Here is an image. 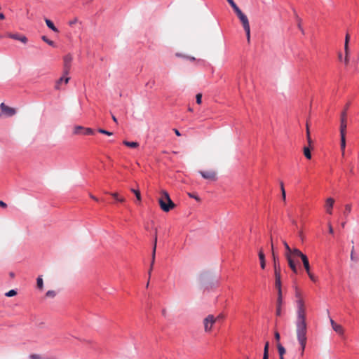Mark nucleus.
<instances>
[{
    "mask_svg": "<svg viewBox=\"0 0 359 359\" xmlns=\"http://www.w3.org/2000/svg\"><path fill=\"white\" fill-rule=\"evenodd\" d=\"M123 144L131 148H136L139 146V143L137 142H128L126 140H124L123 142Z\"/></svg>",
    "mask_w": 359,
    "mask_h": 359,
    "instance_id": "obj_24",
    "label": "nucleus"
},
{
    "mask_svg": "<svg viewBox=\"0 0 359 359\" xmlns=\"http://www.w3.org/2000/svg\"><path fill=\"white\" fill-rule=\"evenodd\" d=\"M306 137H307V141H308L309 145L311 146V144L312 143V140H311V138L310 136V131H309L308 123L306 124Z\"/></svg>",
    "mask_w": 359,
    "mask_h": 359,
    "instance_id": "obj_30",
    "label": "nucleus"
},
{
    "mask_svg": "<svg viewBox=\"0 0 359 359\" xmlns=\"http://www.w3.org/2000/svg\"><path fill=\"white\" fill-rule=\"evenodd\" d=\"M280 187L281 192H283V190H285L284 184H283V182H281L280 183Z\"/></svg>",
    "mask_w": 359,
    "mask_h": 359,
    "instance_id": "obj_58",
    "label": "nucleus"
},
{
    "mask_svg": "<svg viewBox=\"0 0 359 359\" xmlns=\"http://www.w3.org/2000/svg\"><path fill=\"white\" fill-rule=\"evenodd\" d=\"M217 318L212 315H208L203 320L204 330L206 332H209L212 330L213 325L216 323Z\"/></svg>",
    "mask_w": 359,
    "mask_h": 359,
    "instance_id": "obj_4",
    "label": "nucleus"
},
{
    "mask_svg": "<svg viewBox=\"0 0 359 359\" xmlns=\"http://www.w3.org/2000/svg\"><path fill=\"white\" fill-rule=\"evenodd\" d=\"M55 295H56V293H55V291H53V290H48V291L46 292V296L47 297H50V298H53V297H55Z\"/></svg>",
    "mask_w": 359,
    "mask_h": 359,
    "instance_id": "obj_33",
    "label": "nucleus"
},
{
    "mask_svg": "<svg viewBox=\"0 0 359 359\" xmlns=\"http://www.w3.org/2000/svg\"><path fill=\"white\" fill-rule=\"evenodd\" d=\"M196 103L200 104L202 102V94L198 93L196 96Z\"/></svg>",
    "mask_w": 359,
    "mask_h": 359,
    "instance_id": "obj_39",
    "label": "nucleus"
},
{
    "mask_svg": "<svg viewBox=\"0 0 359 359\" xmlns=\"http://www.w3.org/2000/svg\"><path fill=\"white\" fill-rule=\"evenodd\" d=\"M223 316L222 315H219L216 318H217V320H220L222 319H223Z\"/></svg>",
    "mask_w": 359,
    "mask_h": 359,
    "instance_id": "obj_61",
    "label": "nucleus"
},
{
    "mask_svg": "<svg viewBox=\"0 0 359 359\" xmlns=\"http://www.w3.org/2000/svg\"><path fill=\"white\" fill-rule=\"evenodd\" d=\"M334 202H335V201L332 198H327L325 200V203L324 208H325V212L327 214H329V215L332 214V209L334 207Z\"/></svg>",
    "mask_w": 359,
    "mask_h": 359,
    "instance_id": "obj_11",
    "label": "nucleus"
},
{
    "mask_svg": "<svg viewBox=\"0 0 359 359\" xmlns=\"http://www.w3.org/2000/svg\"><path fill=\"white\" fill-rule=\"evenodd\" d=\"M42 39L43 41L49 44L50 46H54V42L51 40H49L46 36H42Z\"/></svg>",
    "mask_w": 359,
    "mask_h": 359,
    "instance_id": "obj_37",
    "label": "nucleus"
},
{
    "mask_svg": "<svg viewBox=\"0 0 359 359\" xmlns=\"http://www.w3.org/2000/svg\"><path fill=\"white\" fill-rule=\"evenodd\" d=\"M90 197L92 199H93L94 201H98V198H97V197L94 196H93V195H92V194H90Z\"/></svg>",
    "mask_w": 359,
    "mask_h": 359,
    "instance_id": "obj_59",
    "label": "nucleus"
},
{
    "mask_svg": "<svg viewBox=\"0 0 359 359\" xmlns=\"http://www.w3.org/2000/svg\"><path fill=\"white\" fill-rule=\"evenodd\" d=\"M155 257H156V252H152L151 261H153V262H155Z\"/></svg>",
    "mask_w": 359,
    "mask_h": 359,
    "instance_id": "obj_57",
    "label": "nucleus"
},
{
    "mask_svg": "<svg viewBox=\"0 0 359 359\" xmlns=\"http://www.w3.org/2000/svg\"><path fill=\"white\" fill-rule=\"evenodd\" d=\"M259 261H260V266L262 269H264L265 266H266V261H265V255H264V253L262 249H260V250L259 252Z\"/></svg>",
    "mask_w": 359,
    "mask_h": 359,
    "instance_id": "obj_17",
    "label": "nucleus"
},
{
    "mask_svg": "<svg viewBox=\"0 0 359 359\" xmlns=\"http://www.w3.org/2000/svg\"><path fill=\"white\" fill-rule=\"evenodd\" d=\"M5 19V15L4 13H0V20H4Z\"/></svg>",
    "mask_w": 359,
    "mask_h": 359,
    "instance_id": "obj_62",
    "label": "nucleus"
},
{
    "mask_svg": "<svg viewBox=\"0 0 359 359\" xmlns=\"http://www.w3.org/2000/svg\"><path fill=\"white\" fill-rule=\"evenodd\" d=\"M282 304V292L278 293L277 306H281Z\"/></svg>",
    "mask_w": 359,
    "mask_h": 359,
    "instance_id": "obj_40",
    "label": "nucleus"
},
{
    "mask_svg": "<svg viewBox=\"0 0 359 359\" xmlns=\"http://www.w3.org/2000/svg\"><path fill=\"white\" fill-rule=\"evenodd\" d=\"M130 191L134 193V195H135L137 200L138 201H141L142 198L140 191L134 189H131Z\"/></svg>",
    "mask_w": 359,
    "mask_h": 359,
    "instance_id": "obj_29",
    "label": "nucleus"
},
{
    "mask_svg": "<svg viewBox=\"0 0 359 359\" xmlns=\"http://www.w3.org/2000/svg\"><path fill=\"white\" fill-rule=\"evenodd\" d=\"M348 62H349V55H345L344 63H345L346 65H348Z\"/></svg>",
    "mask_w": 359,
    "mask_h": 359,
    "instance_id": "obj_50",
    "label": "nucleus"
},
{
    "mask_svg": "<svg viewBox=\"0 0 359 359\" xmlns=\"http://www.w3.org/2000/svg\"><path fill=\"white\" fill-rule=\"evenodd\" d=\"M349 107V104L348 103L344 110L341 114V118H340V131H346V127H347V117H346V111Z\"/></svg>",
    "mask_w": 359,
    "mask_h": 359,
    "instance_id": "obj_6",
    "label": "nucleus"
},
{
    "mask_svg": "<svg viewBox=\"0 0 359 359\" xmlns=\"http://www.w3.org/2000/svg\"><path fill=\"white\" fill-rule=\"evenodd\" d=\"M229 4L231 5V6L233 8V11H235L236 13H238V12H240L241 10L238 7V6L235 4L234 1H232L231 3H229Z\"/></svg>",
    "mask_w": 359,
    "mask_h": 359,
    "instance_id": "obj_31",
    "label": "nucleus"
},
{
    "mask_svg": "<svg viewBox=\"0 0 359 359\" xmlns=\"http://www.w3.org/2000/svg\"><path fill=\"white\" fill-rule=\"evenodd\" d=\"M69 77L62 76L61 78H60L55 83V89L59 90L60 88V84L63 82H65V83L67 84L69 82Z\"/></svg>",
    "mask_w": 359,
    "mask_h": 359,
    "instance_id": "obj_19",
    "label": "nucleus"
},
{
    "mask_svg": "<svg viewBox=\"0 0 359 359\" xmlns=\"http://www.w3.org/2000/svg\"><path fill=\"white\" fill-rule=\"evenodd\" d=\"M154 264V262H153V261H151V264H150V268H149V276H151V271L153 269Z\"/></svg>",
    "mask_w": 359,
    "mask_h": 359,
    "instance_id": "obj_51",
    "label": "nucleus"
},
{
    "mask_svg": "<svg viewBox=\"0 0 359 359\" xmlns=\"http://www.w3.org/2000/svg\"><path fill=\"white\" fill-rule=\"evenodd\" d=\"M273 269H274V276H280V266L279 263V259L276 255V253H273Z\"/></svg>",
    "mask_w": 359,
    "mask_h": 359,
    "instance_id": "obj_12",
    "label": "nucleus"
},
{
    "mask_svg": "<svg viewBox=\"0 0 359 359\" xmlns=\"http://www.w3.org/2000/svg\"><path fill=\"white\" fill-rule=\"evenodd\" d=\"M198 172L204 179L212 181H216L217 180V172L214 170H210L207 171L200 170Z\"/></svg>",
    "mask_w": 359,
    "mask_h": 359,
    "instance_id": "obj_7",
    "label": "nucleus"
},
{
    "mask_svg": "<svg viewBox=\"0 0 359 359\" xmlns=\"http://www.w3.org/2000/svg\"><path fill=\"white\" fill-rule=\"evenodd\" d=\"M309 277L310 278V279L313 281V282H316L317 281V278L312 273L310 272H308L307 273Z\"/></svg>",
    "mask_w": 359,
    "mask_h": 359,
    "instance_id": "obj_41",
    "label": "nucleus"
},
{
    "mask_svg": "<svg viewBox=\"0 0 359 359\" xmlns=\"http://www.w3.org/2000/svg\"><path fill=\"white\" fill-rule=\"evenodd\" d=\"M17 294V292L15 290H11L5 294L6 297H11Z\"/></svg>",
    "mask_w": 359,
    "mask_h": 359,
    "instance_id": "obj_34",
    "label": "nucleus"
},
{
    "mask_svg": "<svg viewBox=\"0 0 359 359\" xmlns=\"http://www.w3.org/2000/svg\"><path fill=\"white\" fill-rule=\"evenodd\" d=\"M189 196L191 198H195V199H196V200H197V201H200V198H199L198 196H194V194H190V193H189Z\"/></svg>",
    "mask_w": 359,
    "mask_h": 359,
    "instance_id": "obj_55",
    "label": "nucleus"
},
{
    "mask_svg": "<svg viewBox=\"0 0 359 359\" xmlns=\"http://www.w3.org/2000/svg\"><path fill=\"white\" fill-rule=\"evenodd\" d=\"M110 195L116 200H117V198L119 197V195L118 193L116 192H114V193H110Z\"/></svg>",
    "mask_w": 359,
    "mask_h": 359,
    "instance_id": "obj_49",
    "label": "nucleus"
},
{
    "mask_svg": "<svg viewBox=\"0 0 359 359\" xmlns=\"http://www.w3.org/2000/svg\"><path fill=\"white\" fill-rule=\"evenodd\" d=\"M295 17H296L297 20V22H298V23H297L298 28H299V29L301 30V32L304 34V29H302V25H301V21H302V20H301V19L299 18V16H298L297 14H295Z\"/></svg>",
    "mask_w": 359,
    "mask_h": 359,
    "instance_id": "obj_36",
    "label": "nucleus"
},
{
    "mask_svg": "<svg viewBox=\"0 0 359 359\" xmlns=\"http://www.w3.org/2000/svg\"><path fill=\"white\" fill-rule=\"evenodd\" d=\"M74 133L76 135L81 133H83L84 135H93L94 131L90 128H84L81 126H76L74 128Z\"/></svg>",
    "mask_w": 359,
    "mask_h": 359,
    "instance_id": "obj_9",
    "label": "nucleus"
},
{
    "mask_svg": "<svg viewBox=\"0 0 359 359\" xmlns=\"http://www.w3.org/2000/svg\"><path fill=\"white\" fill-rule=\"evenodd\" d=\"M116 201L121 203H123L125 201V198L123 197L119 196Z\"/></svg>",
    "mask_w": 359,
    "mask_h": 359,
    "instance_id": "obj_56",
    "label": "nucleus"
},
{
    "mask_svg": "<svg viewBox=\"0 0 359 359\" xmlns=\"http://www.w3.org/2000/svg\"><path fill=\"white\" fill-rule=\"evenodd\" d=\"M340 135H341L340 147H341L342 156H344L345 148H346V131H340Z\"/></svg>",
    "mask_w": 359,
    "mask_h": 359,
    "instance_id": "obj_16",
    "label": "nucleus"
},
{
    "mask_svg": "<svg viewBox=\"0 0 359 359\" xmlns=\"http://www.w3.org/2000/svg\"><path fill=\"white\" fill-rule=\"evenodd\" d=\"M98 132L100 133L104 134V135H107L109 136H110L113 134L111 132L107 131V130L102 129V128L98 129Z\"/></svg>",
    "mask_w": 359,
    "mask_h": 359,
    "instance_id": "obj_38",
    "label": "nucleus"
},
{
    "mask_svg": "<svg viewBox=\"0 0 359 359\" xmlns=\"http://www.w3.org/2000/svg\"><path fill=\"white\" fill-rule=\"evenodd\" d=\"M297 319H296V335L300 345L301 355H303L307 342V324L306 320V308L303 299L299 293L297 294Z\"/></svg>",
    "mask_w": 359,
    "mask_h": 359,
    "instance_id": "obj_1",
    "label": "nucleus"
},
{
    "mask_svg": "<svg viewBox=\"0 0 359 359\" xmlns=\"http://www.w3.org/2000/svg\"><path fill=\"white\" fill-rule=\"evenodd\" d=\"M294 255H297L298 257L302 259L304 267L306 273L310 272V264L308 257L300 250H294Z\"/></svg>",
    "mask_w": 359,
    "mask_h": 359,
    "instance_id": "obj_8",
    "label": "nucleus"
},
{
    "mask_svg": "<svg viewBox=\"0 0 359 359\" xmlns=\"http://www.w3.org/2000/svg\"><path fill=\"white\" fill-rule=\"evenodd\" d=\"M285 258L287 261V263H288V265H289V267L291 269V270L292 271L293 273H297L298 272V270H297V263L295 262V258L296 257H298L297 255H294L293 254H291V255H285Z\"/></svg>",
    "mask_w": 359,
    "mask_h": 359,
    "instance_id": "obj_5",
    "label": "nucleus"
},
{
    "mask_svg": "<svg viewBox=\"0 0 359 359\" xmlns=\"http://www.w3.org/2000/svg\"><path fill=\"white\" fill-rule=\"evenodd\" d=\"M277 348L279 354V358L284 357V354L285 353V348L280 343H278Z\"/></svg>",
    "mask_w": 359,
    "mask_h": 359,
    "instance_id": "obj_23",
    "label": "nucleus"
},
{
    "mask_svg": "<svg viewBox=\"0 0 359 359\" xmlns=\"http://www.w3.org/2000/svg\"><path fill=\"white\" fill-rule=\"evenodd\" d=\"M236 15L242 23L243 29H246L250 27L248 17L241 11L236 13Z\"/></svg>",
    "mask_w": 359,
    "mask_h": 359,
    "instance_id": "obj_13",
    "label": "nucleus"
},
{
    "mask_svg": "<svg viewBox=\"0 0 359 359\" xmlns=\"http://www.w3.org/2000/svg\"><path fill=\"white\" fill-rule=\"evenodd\" d=\"M338 58H339V60H342V54H341V53H338Z\"/></svg>",
    "mask_w": 359,
    "mask_h": 359,
    "instance_id": "obj_63",
    "label": "nucleus"
},
{
    "mask_svg": "<svg viewBox=\"0 0 359 359\" xmlns=\"http://www.w3.org/2000/svg\"><path fill=\"white\" fill-rule=\"evenodd\" d=\"M72 61V56L71 55H67L64 57L63 72L65 75H67L69 73Z\"/></svg>",
    "mask_w": 359,
    "mask_h": 359,
    "instance_id": "obj_10",
    "label": "nucleus"
},
{
    "mask_svg": "<svg viewBox=\"0 0 359 359\" xmlns=\"http://www.w3.org/2000/svg\"><path fill=\"white\" fill-rule=\"evenodd\" d=\"M349 40H350V35L349 34H346V36H345V42H344V44H348L349 43Z\"/></svg>",
    "mask_w": 359,
    "mask_h": 359,
    "instance_id": "obj_47",
    "label": "nucleus"
},
{
    "mask_svg": "<svg viewBox=\"0 0 359 359\" xmlns=\"http://www.w3.org/2000/svg\"><path fill=\"white\" fill-rule=\"evenodd\" d=\"M269 342L267 341H266V343L264 344V353L263 354L269 355Z\"/></svg>",
    "mask_w": 359,
    "mask_h": 359,
    "instance_id": "obj_35",
    "label": "nucleus"
},
{
    "mask_svg": "<svg viewBox=\"0 0 359 359\" xmlns=\"http://www.w3.org/2000/svg\"><path fill=\"white\" fill-rule=\"evenodd\" d=\"M245 34H246V38L248 43L250 42V27H248L246 29H244Z\"/></svg>",
    "mask_w": 359,
    "mask_h": 359,
    "instance_id": "obj_32",
    "label": "nucleus"
},
{
    "mask_svg": "<svg viewBox=\"0 0 359 359\" xmlns=\"http://www.w3.org/2000/svg\"><path fill=\"white\" fill-rule=\"evenodd\" d=\"M283 243L285 249V255H291V254L294 255V250H299L297 248L291 249L290 247L289 246V245L287 244V243L285 241H283Z\"/></svg>",
    "mask_w": 359,
    "mask_h": 359,
    "instance_id": "obj_18",
    "label": "nucleus"
},
{
    "mask_svg": "<svg viewBox=\"0 0 359 359\" xmlns=\"http://www.w3.org/2000/svg\"><path fill=\"white\" fill-rule=\"evenodd\" d=\"M327 226H328L329 233L330 234H333L334 230H333L332 226L330 222L327 223Z\"/></svg>",
    "mask_w": 359,
    "mask_h": 359,
    "instance_id": "obj_43",
    "label": "nucleus"
},
{
    "mask_svg": "<svg viewBox=\"0 0 359 359\" xmlns=\"http://www.w3.org/2000/svg\"><path fill=\"white\" fill-rule=\"evenodd\" d=\"M174 131H175V133L177 136H180V135H181V134H180V133L179 132V130H177V129H174Z\"/></svg>",
    "mask_w": 359,
    "mask_h": 359,
    "instance_id": "obj_60",
    "label": "nucleus"
},
{
    "mask_svg": "<svg viewBox=\"0 0 359 359\" xmlns=\"http://www.w3.org/2000/svg\"><path fill=\"white\" fill-rule=\"evenodd\" d=\"M280 313H281V308L280 306H277V308H276V315L277 316H280Z\"/></svg>",
    "mask_w": 359,
    "mask_h": 359,
    "instance_id": "obj_53",
    "label": "nucleus"
},
{
    "mask_svg": "<svg viewBox=\"0 0 359 359\" xmlns=\"http://www.w3.org/2000/svg\"><path fill=\"white\" fill-rule=\"evenodd\" d=\"M351 259L352 261H354V262H358V256L355 254V248L354 246L352 247V249H351Z\"/></svg>",
    "mask_w": 359,
    "mask_h": 359,
    "instance_id": "obj_27",
    "label": "nucleus"
},
{
    "mask_svg": "<svg viewBox=\"0 0 359 359\" xmlns=\"http://www.w3.org/2000/svg\"><path fill=\"white\" fill-rule=\"evenodd\" d=\"M161 197L158 198V203L163 211L168 212L175 207V204L172 202L169 194L166 191H161Z\"/></svg>",
    "mask_w": 359,
    "mask_h": 359,
    "instance_id": "obj_2",
    "label": "nucleus"
},
{
    "mask_svg": "<svg viewBox=\"0 0 359 359\" xmlns=\"http://www.w3.org/2000/svg\"><path fill=\"white\" fill-rule=\"evenodd\" d=\"M76 22H78V18H75L72 20H70L69 22V25L72 27L74 25H75Z\"/></svg>",
    "mask_w": 359,
    "mask_h": 359,
    "instance_id": "obj_42",
    "label": "nucleus"
},
{
    "mask_svg": "<svg viewBox=\"0 0 359 359\" xmlns=\"http://www.w3.org/2000/svg\"><path fill=\"white\" fill-rule=\"evenodd\" d=\"M344 52H345V55H349L348 44H344Z\"/></svg>",
    "mask_w": 359,
    "mask_h": 359,
    "instance_id": "obj_45",
    "label": "nucleus"
},
{
    "mask_svg": "<svg viewBox=\"0 0 359 359\" xmlns=\"http://www.w3.org/2000/svg\"><path fill=\"white\" fill-rule=\"evenodd\" d=\"M0 207L6 208L7 207V205L4 201H0Z\"/></svg>",
    "mask_w": 359,
    "mask_h": 359,
    "instance_id": "obj_54",
    "label": "nucleus"
},
{
    "mask_svg": "<svg viewBox=\"0 0 359 359\" xmlns=\"http://www.w3.org/2000/svg\"><path fill=\"white\" fill-rule=\"evenodd\" d=\"M29 359H52L48 357H45L40 354L32 353L29 355Z\"/></svg>",
    "mask_w": 359,
    "mask_h": 359,
    "instance_id": "obj_22",
    "label": "nucleus"
},
{
    "mask_svg": "<svg viewBox=\"0 0 359 359\" xmlns=\"http://www.w3.org/2000/svg\"><path fill=\"white\" fill-rule=\"evenodd\" d=\"M274 337L277 341H278L280 340V334L278 332H275Z\"/></svg>",
    "mask_w": 359,
    "mask_h": 359,
    "instance_id": "obj_52",
    "label": "nucleus"
},
{
    "mask_svg": "<svg viewBox=\"0 0 359 359\" xmlns=\"http://www.w3.org/2000/svg\"><path fill=\"white\" fill-rule=\"evenodd\" d=\"M1 114L0 117H11L16 114L15 108L10 107L4 103L0 104Z\"/></svg>",
    "mask_w": 359,
    "mask_h": 359,
    "instance_id": "obj_3",
    "label": "nucleus"
},
{
    "mask_svg": "<svg viewBox=\"0 0 359 359\" xmlns=\"http://www.w3.org/2000/svg\"><path fill=\"white\" fill-rule=\"evenodd\" d=\"M262 359H269V355L263 354V358Z\"/></svg>",
    "mask_w": 359,
    "mask_h": 359,
    "instance_id": "obj_64",
    "label": "nucleus"
},
{
    "mask_svg": "<svg viewBox=\"0 0 359 359\" xmlns=\"http://www.w3.org/2000/svg\"><path fill=\"white\" fill-rule=\"evenodd\" d=\"M330 323L332 329L339 334L342 335L344 334V328L341 325L337 324L332 319H330Z\"/></svg>",
    "mask_w": 359,
    "mask_h": 359,
    "instance_id": "obj_15",
    "label": "nucleus"
},
{
    "mask_svg": "<svg viewBox=\"0 0 359 359\" xmlns=\"http://www.w3.org/2000/svg\"><path fill=\"white\" fill-rule=\"evenodd\" d=\"M156 245H157V236H156L154 237V246H153L152 252H156Z\"/></svg>",
    "mask_w": 359,
    "mask_h": 359,
    "instance_id": "obj_44",
    "label": "nucleus"
},
{
    "mask_svg": "<svg viewBox=\"0 0 359 359\" xmlns=\"http://www.w3.org/2000/svg\"><path fill=\"white\" fill-rule=\"evenodd\" d=\"M304 154L305 157L308 159L311 158V154L309 147H304Z\"/></svg>",
    "mask_w": 359,
    "mask_h": 359,
    "instance_id": "obj_26",
    "label": "nucleus"
},
{
    "mask_svg": "<svg viewBox=\"0 0 359 359\" xmlns=\"http://www.w3.org/2000/svg\"><path fill=\"white\" fill-rule=\"evenodd\" d=\"M275 286L278 290V293L282 292L281 291V276H275Z\"/></svg>",
    "mask_w": 359,
    "mask_h": 359,
    "instance_id": "obj_20",
    "label": "nucleus"
},
{
    "mask_svg": "<svg viewBox=\"0 0 359 359\" xmlns=\"http://www.w3.org/2000/svg\"><path fill=\"white\" fill-rule=\"evenodd\" d=\"M351 205L346 204L345 205V210L344 211V216L346 217L348 216V215L351 212Z\"/></svg>",
    "mask_w": 359,
    "mask_h": 359,
    "instance_id": "obj_28",
    "label": "nucleus"
},
{
    "mask_svg": "<svg viewBox=\"0 0 359 359\" xmlns=\"http://www.w3.org/2000/svg\"><path fill=\"white\" fill-rule=\"evenodd\" d=\"M281 196H282V199L284 202H285L286 201V193H285V190H283V192H281Z\"/></svg>",
    "mask_w": 359,
    "mask_h": 359,
    "instance_id": "obj_48",
    "label": "nucleus"
},
{
    "mask_svg": "<svg viewBox=\"0 0 359 359\" xmlns=\"http://www.w3.org/2000/svg\"><path fill=\"white\" fill-rule=\"evenodd\" d=\"M7 36L11 38V39L20 41H21L23 43H27V42L28 41L27 38L25 36L20 35L18 34L8 33L7 34Z\"/></svg>",
    "mask_w": 359,
    "mask_h": 359,
    "instance_id": "obj_14",
    "label": "nucleus"
},
{
    "mask_svg": "<svg viewBox=\"0 0 359 359\" xmlns=\"http://www.w3.org/2000/svg\"><path fill=\"white\" fill-rule=\"evenodd\" d=\"M271 250L272 257H273V253H275V251H274V245H273L272 238H271Z\"/></svg>",
    "mask_w": 359,
    "mask_h": 359,
    "instance_id": "obj_46",
    "label": "nucleus"
},
{
    "mask_svg": "<svg viewBox=\"0 0 359 359\" xmlns=\"http://www.w3.org/2000/svg\"><path fill=\"white\" fill-rule=\"evenodd\" d=\"M36 285L37 287L40 290H42L43 287V281L41 276H39L36 279Z\"/></svg>",
    "mask_w": 359,
    "mask_h": 359,
    "instance_id": "obj_25",
    "label": "nucleus"
},
{
    "mask_svg": "<svg viewBox=\"0 0 359 359\" xmlns=\"http://www.w3.org/2000/svg\"><path fill=\"white\" fill-rule=\"evenodd\" d=\"M45 22H46V24L48 26V27L50 28L51 30H53L55 32H59L57 28L54 25L53 22L51 20H50L48 19H46Z\"/></svg>",
    "mask_w": 359,
    "mask_h": 359,
    "instance_id": "obj_21",
    "label": "nucleus"
}]
</instances>
